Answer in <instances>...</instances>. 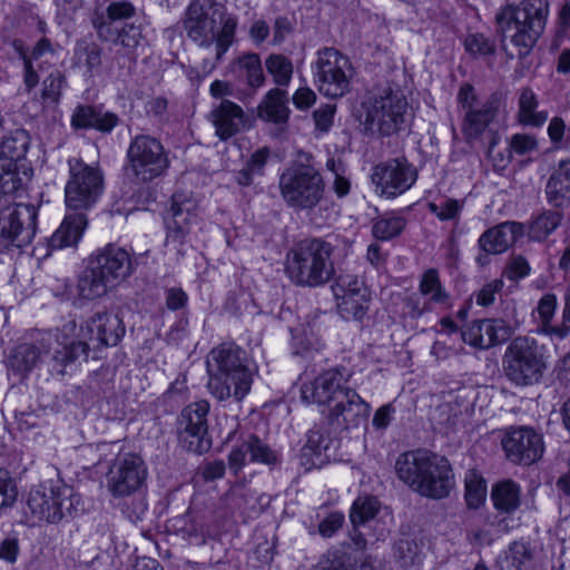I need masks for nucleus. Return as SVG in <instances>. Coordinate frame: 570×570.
Masks as SVG:
<instances>
[{
  "label": "nucleus",
  "instance_id": "nucleus-1",
  "mask_svg": "<svg viewBox=\"0 0 570 570\" xmlns=\"http://www.w3.org/2000/svg\"><path fill=\"white\" fill-rule=\"evenodd\" d=\"M75 330L76 323L69 322L61 330L39 333L32 343L17 345L7 357L8 370L24 375L38 364L46 363L51 374L66 375L86 361L89 353L87 342L70 338Z\"/></svg>",
  "mask_w": 570,
  "mask_h": 570
},
{
  "label": "nucleus",
  "instance_id": "nucleus-2",
  "mask_svg": "<svg viewBox=\"0 0 570 570\" xmlns=\"http://www.w3.org/2000/svg\"><path fill=\"white\" fill-rule=\"evenodd\" d=\"M238 17L216 0H193L185 11L183 29L197 47H214L220 61L236 39Z\"/></svg>",
  "mask_w": 570,
  "mask_h": 570
},
{
  "label": "nucleus",
  "instance_id": "nucleus-3",
  "mask_svg": "<svg viewBox=\"0 0 570 570\" xmlns=\"http://www.w3.org/2000/svg\"><path fill=\"white\" fill-rule=\"evenodd\" d=\"M351 373L345 367H332L313 381L301 385V400L305 404L331 405V416L357 426L371 413V405L346 386Z\"/></svg>",
  "mask_w": 570,
  "mask_h": 570
},
{
  "label": "nucleus",
  "instance_id": "nucleus-4",
  "mask_svg": "<svg viewBox=\"0 0 570 570\" xmlns=\"http://www.w3.org/2000/svg\"><path fill=\"white\" fill-rule=\"evenodd\" d=\"M400 481L422 497L446 498L454 487V473L445 456L426 450L406 451L395 461Z\"/></svg>",
  "mask_w": 570,
  "mask_h": 570
},
{
  "label": "nucleus",
  "instance_id": "nucleus-5",
  "mask_svg": "<svg viewBox=\"0 0 570 570\" xmlns=\"http://www.w3.org/2000/svg\"><path fill=\"white\" fill-rule=\"evenodd\" d=\"M246 353L234 343H223L207 358L209 393L218 401H242L250 391L252 372L245 364Z\"/></svg>",
  "mask_w": 570,
  "mask_h": 570
},
{
  "label": "nucleus",
  "instance_id": "nucleus-6",
  "mask_svg": "<svg viewBox=\"0 0 570 570\" xmlns=\"http://www.w3.org/2000/svg\"><path fill=\"white\" fill-rule=\"evenodd\" d=\"M333 252V245L322 238L301 240L286 255L285 272L288 278L302 287L325 285L335 273Z\"/></svg>",
  "mask_w": 570,
  "mask_h": 570
},
{
  "label": "nucleus",
  "instance_id": "nucleus-7",
  "mask_svg": "<svg viewBox=\"0 0 570 570\" xmlns=\"http://www.w3.org/2000/svg\"><path fill=\"white\" fill-rule=\"evenodd\" d=\"M547 0H523L519 6H507L497 14L502 47L508 33L518 50V56H528L544 30L548 18Z\"/></svg>",
  "mask_w": 570,
  "mask_h": 570
},
{
  "label": "nucleus",
  "instance_id": "nucleus-8",
  "mask_svg": "<svg viewBox=\"0 0 570 570\" xmlns=\"http://www.w3.org/2000/svg\"><path fill=\"white\" fill-rule=\"evenodd\" d=\"M507 379L517 386L537 384L548 368L546 348L528 335L514 337L502 358Z\"/></svg>",
  "mask_w": 570,
  "mask_h": 570
},
{
  "label": "nucleus",
  "instance_id": "nucleus-9",
  "mask_svg": "<svg viewBox=\"0 0 570 570\" xmlns=\"http://www.w3.org/2000/svg\"><path fill=\"white\" fill-rule=\"evenodd\" d=\"M278 188L285 204L296 210H312L325 197V181L313 165L296 163L279 176Z\"/></svg>",
  "mask_w": 570,
  "mask_h": 570
},
{
  "label": "nucleus",
  "instance_id": "nucleus-10",
  "mask_svg": "<svg viewBox=\"0 0 570 570\" xmlns=\"http://www.w3.org/2000/svg\"><path fill=\"white\" fill-rule=\"evenodd\" d=\"M362 108L365 127L390 136L400 131L405 124L407 100L401 90L386 86L371 91Z\"/></svg>",
  "mask_w": 570,
  "mask_h": 570
},
{
  "label": "nucleus",
  "instance_id": "nucleus-11",
  "mask_svg": "<svg viewBox=\"0 0 570 570\" xmlns=\"http://www.w3.org/2000/svg\"><path fill=\"white\" fill-rule=\"evenodd\" d=\"M353 73L348 57L335 48L326 47L317 51L313 78L323 96L331 99L344 97L351 91Z\"/></svg>",
  "mask_w": 570,
  "mask_h": 570
},
{
  "label": "nucleus",
  "instance_id": "nucleus-12",
  "mask_svg": "<svg viewBox=\"0 0 570 570\" xmlns=\"http://www.w3.org/2000/svg\"><path fill=\"white\" fill-rule=\"evenodd\" d=\"M78 503L79 499L72 488L45 482L30 490L26 513L33 522L57 523L66 515H70Z\"/></svg>",
  "mask_w": 570,
  "mask_h": 570
},
{
  "label": "nucleus",
  "instance_id": "nucleus-13",
  "mask_svg": "<svg viewBox=\"0 0 570 570\" xmlns=\"http://www.w3.org/2000/svg\"><path fill=\"white\" fill-rule=\"evenodd\" d=\"M126 159V170L140 183L164 176L170 166L160 140L149 135H137L130 140Z\"/></svg>",
  "mask_w": 570,
  "mask_h": 570
},
{
  "label": "nucleus",
  "instance_id": "nucleus-14",
  "mask_svg": "<svg viewBox=\"0 0 570 570\" xmlns=\"http://www.w3.org/2000/svg\"><path fill=\"white\" fill-rule=\"evenodd\" d=\"M4 205L0 210V252L30 245L37 232L38 208L9 202Z\"/></svg>",
  "mask_w": 570,
  "mask_h": 570
},
{
  "label": "nucleus",
  "instance_id": "nucleus-15",
  "mask_svg": "<svg viewBox=\"0 0 570 570\" xmlns=\"http://www.w3.org/2000/svg\"><path fill=\"white\" fill-rule=\"evenodd\" d=\"M69 178L65 187L66 205L70 209L87 210L92 207L104 190L100 170L81 159H69Z\"/></svg>",
  "mask_w": 570,
  "mask_h": 570
},
{
  "label": "nucleus",
  "instance_id": "nucleus-16",
  "mask_svg": "<svg viewBox=\"0 0 570 570\" xmlns=\"http://www.w3.org/2000/svg\"><path fill=\"white\" fill-rule=\"evenodd\" d=\"M417 178L415 167L406 158H393L373 168L371 179L375 191L386 198H395L409 190Z\"/></svg>",
  "mask_w": 570,
  "mask_h": 570
},
{
  "label": "nucleus",
  "instance_id": "nucleus-17",
  "mask_svg": "<svg viewBox=\"0 0 570 570\" xmlns=\"http://www.w3.org/2000/svg\"><path fill=\"white\" fill-rule=\"evenodd\" d=\"M449 303L450 295L442 286L438 271L430 268L420 279L419 293L403 299L402 314L404 317L419 320L433 312L435 306H448Z\"/></svg>",
  "mask_w": 570,
  "mask_h": 570
},
{
  "label": "nucleus",
  "instance_id": "nucleus-18",
  "mask_svg": "<svg viewBox=\"0 0 570 570\" xmlns=\"http://www.w3.org/2000/svg\"><path fill=\"white\" fill-rule=\"evenodd\" d=\"M147 476L144 461L135 454L118 456L109 468L106 481L114 497H126L136 492Z\"/></svg>",
  "mask_w": 570,
  "mask_h": 570
},
{
  "label": "nucleus",
  "instance_id": "nucleus-19",
  "mask_svg": "<svg viewBox=\"0 0 570 570\" xmlns=\"http://www.w3.org/2000/svg\"><path fill=\"white\" fill-rule=\"evenodd\" d=\"M501 444L508 460L524 465L540 460L544 451L542 435L528 426L510 428Z\"/></svg>",
  "mask_w": 570,
  "mask_h": 570
},
{
  "label": "nucleus",
  "instance_id": "nucleus-20",
  "mask_svg": "<svg viewBox=\"0 0 570 570\" xmlns=\"http://www.w3.org/2000/svg\"><path fill=\"white\" fill-rule=\"evenodd\" d=\"M247 462L275 466L281 462V454L255 434H248L228 454V466L238 474Z\"/></svg>",
  "mask_w": 570,
  "mask_h": 570
},
{
  "label": "nucleus",
  "instance_id": "nucleus-21",
  "mask_svg": "<svg viewBox=\"0 0 570 570\" xmlns=\"http://www.w3.org/2000/svg\"><path fill=\"white\" fill-rule=\"evenodd\" d=\"M164 219L167 243L183 244L191 226L198 222L197 205L184 193H175Z\"/></svg>",
  "mask_w": 570,
  "mask_h": 570
},
{
  "label": "nucleus",
  "instance_id": "nucleus-22",
  "mask_svg": "<svg viewBox=\"0 0 570 570\" xmlns=\"http://www.w3.org/2000/svg\"><path fill=\"white\" fill-rule=\"evenodd\" d=\"M511 334V327L504 321L497 318L473 321L461 330L462 341L479 350L500 344L510 338Z\"/></svg>",
  "mask_w": 570,
  "mask_h": 570
},
{
  "label": "nucleus",
  "instance_id": "nucleus-23",
  "mask_svg": "<svg viewBox=\"0 0 570 570\" xmlns=\"http://www.w3.org/2000/svg\"><path fill=\"white\" fill-rule=\"evenodd\" d=\"M90 261L115 287L134 272L131 255L122 247L108 244L90 257Z\"/></svg>",
  "mask_w": 570,
  "mask_h": 570
},
{
  "label": "nucleus",
  "instance_id": "nucleus-24",
  "mask_svg": "<svg viewBox=\"0 0 570 570\" xmlns=\"http://www.w3.org/2000/svg\"><path fill=\"white\" fill-rule=\"evenodd\" d=\"M208 120L220 140H227L245 129L247 116L244 109L229 99H220L214 104Z\"/></svg>",
  "mask_w": 570,
  "mask_h": 570
},
{
  "label": "nucleus",
  "instance_id": "nucleus-25",
  "mask_svg": "<svg viewBox=\"0 0 570 570\" xmlns=\"http://www.w3.org/2000/svg\"><path fill=\"white\" fill-rule=\"evenodd\" d=\"M83 337L99 345L115 346L125 334L122 321L110 313H96L81 326Z\"/></svg>",
  "mask_w": 570,
  "mask_h": 570
},
{
  "label": "nucleus",
  "instance_id": "nucleus-26",
  "mask_svg": "<svg viewBox=\"0 0 570 570\" xmlns=\"http://www.w3.org/2000/svg\"><path fill=\"white\" fill-rule=\"evenodd\" d=\"M522 223L504 222L487 229L478 240L482 252L502 254L524 235Z\"/></svg>",
  "mask_w": 570,
  "mask_h": 570
},
{
  "label": "nucleus",
  "instance_id": "nucleus-27",
  "mask_svg": "<svg viewBox=\"0 0 570 570\" xmlns=\"http://www.w3.org/2000/svg\"><path fill=\"white\" fill-rule=\"evenodd\" d=\"M118 116L101 108L80 105L71 116V126L77 129H96L110 132L118 125Z\"/></svg>",
  "mask_w": 570,
  "mask_h": 570
},
{
  "label": "nucleus",
  "instance_id": "nucleus-28",
  "mask_svg": "<svg viewBox=\"0 0 570 570\" xmlns=\"http://www.w3.org/2000/svg\"><path fill=\"white\" fill-rule=\"evenodd\" d=\"M546 196L554 207L570 206V158L560 160L551 173L546 185Z\"/></svg>",
  "mask_w": 570,
  "mask_h": 570
},
{
  "label": "nucleus",
  "instance_id": "nucleus-29",
  "mask_svg": "<svg viewBox=\"0 0 570 570\" xmlns=\"http://www.w3.org/2000/svg\"><path fill=\"white\" fill-rule=\"evenodd\" d=\"M497 116V102L487 100L482 105L464 112L462 132L466 140L478 139Z\"/></svg>",
  "mask_w": 570,
  "mask_h": 570
},
{
  "label": "nucleus",
  "instance_id": "nucleus-30",
  "mask_svg": "<svg viewBox=\"0 0 570 570\" xmlns=\"http://www.w3.org/2000/svg\"><path fill=\"white\" fill-rule=\"evenodd\" d=\"M87 227V216L83 213H73L65 217L59 228L49 239L51 249L76 245Z\"/></svg>",
  "mask_w": 570,
  "mask_h": 570
},
{
  "label": "nucleus",
  "instance_id": "nucleus-31",
  "mask_svg": "<svg viewBox=\"0 0 570 570\" xmlns=\"http://www.w3.org/2000/svg\"><path fill=\"white\" fill-rule=\"evenodd\" d=\"M233 72L238 81L254 91L265 83V75L258 53L247 52L239 56L233 61Z\"/></svg>",
  "mask_w": 570,
  "mask_h": 570
},
{
  "label": "nucleus",
  "instance_id": "nucleus-32",
  "mask_svg": "<svg viewBox=\"0 0 570 570\" xmlns=\"http://www.w3.org/2000/svg\"><path fill=\"white\" fill-rule=\"evenodd\" d=\"M287 92L281 88L271 89L258 105V117L274 124L288 120Z\"/></svg>",
  "mask_w": 570,
  "mask_h": 570
},
{
  "label": "nucleus",
  "instance_id": "nucleus-33",
  "mask_svg": "<svg viewBox=\"0 0 570 570\" xmlns=\"http://www.w3.org/2000/svg\"><path fill=\"white\" fill-rule=\"evenodd\" d=\"M538 106L539 101L534 91L529 87L522 88L518 99V121L523 126L542 127L549 115L546 110H538Z\"/></svg>",
  "mask_w": 570,
  "mask_h": 570
},
{
  "label": "nucleus",
  "instance_id": "nucleus-34",
  "mask_svg": "<svg viewBox=\"0 0 570 570\" xmlns=\"http://www.w3.org/2000/svg\"><path fill=\"white\" fill-rule=\"evenodd\" d=\"M491 500L499 512L512 514L521 504V487L512 480L499 481L492 487Z\"/></svg>",
  "mask_w": 570,
  "mask_h": 570
},
{
  "label": "nucleus",
  "instance_id": "nucleus-35",
  "mask_svg": "<svg viewBox=\"0 0 570 570\" xmlns=\"http://www.w3.org/2000/svg\"><path fill=\"white\" fill-rule=\"evenodd\" d=\"M114 286L99 269L89 261L88 267L82 272L78 279V294L85 299H95L104 296Z\"/></svg>",
  "mask_w": 570,
  "mask_h": 570
},
{
  "label": "nucleus",
  "instance_id": "nucleus-36",
  "mask_svg": "<svg viewBox=\"0 0 570 570\" xmlns=\"http://www.w3.org/2000/svg\"><path fill=\"white\" fill-rule=\"evenodd\" d=\"M557 306L558 302L554 294L548 293L540 298L537 306L540 318L539 333L562 341L566 338V328L560 327V324H552Z\"/></svg>",
  "mask_w": 570,
  "mask_h": 570
},
{
  "label": "nucleus",
  "instance_id": "nucleus-37",
  "mask_svg": "<svg viewBox=\"0 0 570 570\" xmlns=\"http://www.w3.org/2000/svg\"><path fill=\"white\" fill-rule=\"evenodd\" d=\"M136 14V8L127 0L115 1L106 9V19H97L94 24L100 38L108 40L111 36V24L117 21L128 20Z\"/></svg>",
  "mask_w": 570,
  "mask_h": 570
},
{
  "label": "nucleus",
  "instance_id": "nucleus-38",
  "mask_svg": "<svg viewBox=\"0 0 570 570\" xmlns=\"http://www.w3.org/2000/svg\"><path fill=\"white\" fill-rule=\"evenodd\" d=\"M268 157L269 150L267 148H261L256 150L249 157L245 166L235 171V181L242 187L252 186L256 178L264 176Z\"/></svg>",
  "mask_w": 570,
  "mask_h": 570
},
{
  "label": "nucleus",
  "instance_id": "nucleus-39",
  "mask_svg": "<svg viewBox=\"0 0 570 570\" xmlns=\"http://www.w3.org/2000/svg\"><path fill=\"white\" fill-rule=\"evenodd\" d=\"M332 444V439L328 434L322 432L320 429H313L307 434V441L303 448V455L311 459L312 466H321L326 460V452Z\"/></svg>",
  "mask_w": 570,
  "mask_h": 570
},
{
  "label": "nucleus",
  "instance_id": "nucleus-40",
  "mask_svg": "<svg viewBox=\"0 0 570 570\" xmlns=\"http://www.w3.org/2000/svg\"><path fill=\"white\" fill-rule=\"evenodd\" d=\"M534 557V549L527 540L510 543L505 551L504 562L507 570H529Z\"/></svg>",
  "mask_w": 570,
  "mask_h": 570
},
{
  "label": "nucleus",
  "instance_id": "nucleus-41",
  "mask_svg": "<svg viewBox=\"0 0 570 570\" xmlns=\"http://www.w3.org/2000/svg\"><path fill=\"white\" fill-rule=\"evenodd\" d=\"M314 570H373V566L365 559L358 561L345 550L335 549L328 552L326 563Z\"/></svg>",
  "mask_w": 570,
  "mask_h": 570
},
{
  "label": "nucleus",
  "instance_id": "nucleus-42",
  "mask_svg": "<svg viewBox=\"0 0 570 570\" xmlns=\"http://www.w3.org/2000/svg\"><path fill=\"white\" fill-rule=\"evenodd\" d=\"M407 220L397 213H387L379 217L372 226V234L379 240L397 237L406 227Z\"/></svg>",
  "mask_w": 570,
  "mask_h": 570
},
{
  "label": "nucleus",
  "instance_id": "nucleus-43",
  "mask_svg": "<svg viewBox=\"0 0 570 570\" xmlns=\"http://www.w3.org/2000/svg\"><path fill=\"white\" fill-rule=\"evenodd\" d=\"M178 440L181 448L195 454H203L212 446L208 438V431L191 429L186 425L177 424Z\"/></svg>",
  "mask_w": 570,
  "mask_h": 570
},
{
  "label": "nucleus",
  "instance_id": "nucleus-44",
  "mask_svg": "<svg viewBox=\"0 0 570 570\" xmlns=\"http://www.w3.org/2000/svg\"><path fill=\"white\" fill-rule=\"evenodd\" d=\"M209 409L210 405L206 400H199L190 403L180 412L177 424L200 431H208L207 416Z\"/></svg>",
  "mask_w": 570,
  "mask_h": 570
},
{
  "label": "nucleus",
  "instance_id": "nucleus-45",
  "mask_svg": "<svg viewBox=\"0 0 570 570\" xmlns=\"http://www.w3.org/2000/svg\"><path fill=\"white\" fill-rule=\"evenodd\" d=\"M267 72L278 87H287L293 77V62L289 58L281 53H272L265 60Z\"/></svg>",
  "mask_w": 570,
  "mask_h": 570
},
{
  "label": "nucleus",
  "instance_id": "nucleus-46",
  "mask_svg": "<svg viewBox=\"0 0 570 570\" xmlns=\"http://www.w3.org/2000/svg\"><path fill=\"white\" fill-rule=\"evenodd\" d=\"M560 213L546 210L532 219L529 226V237L533 240H544L560 225Z\"/></svg>",
  "mask_w": 570,
  "mask_h": 570
},
{
  "label": "nucleus",
  "instance_id": "nucleus-47",
  "mask_svg": "<svg viewBox=\"0 0 570 570\" xmlns=\"http://www.w3.org/2000/svg\"><path fill=\"white\" fill-rule=\"evenodd\" d=\"M370 294L336 299V307L340 316L345 321L361 322L368 311Z\"/></svg>",
  "mask_w": 570,
  "mask_h": 570
},
{
  "label": "nucleus",
  "instance_id": "nucleus-48",
  "mask_svg": "<svg viewBox=\"0 0 570 570\" xmlns=\"http://www.w3.org/2000/svg\"><path fill=\"white\" fill-rule=\"evenodd\" d=\"M380 509V502L375 497H358L352 504L350 520L353 527L360 528L373 520Z\"/></svg>",
  "mask_w": 570,
  "mask_h": 570
},
{
  "label": "nucleus",
  "instance_id": "nucleus-49",
  "mask_svg": "<svg viewBox=\"0 0 570 570\" xmlns=\"http://www.w3.org/2000/svg\"><path fill=\"white\" fill-rule=\"evenodd\" d=\"M67 85V78L63 72L58 69L51 71L42 81V102L46 105H58Z\"/></svg>",
  "mask_w": 570,
  "mask_h": 570
},
{
  "label": "nucleus",
  "instance_id": "nucleus-50",
  "mask_svg": "<svg viewBox=\"0 0 570 570\" xmlns=\"http://www.w3.org/2000/svg\"><path fill=\"white\" fill-rule=\"evenodd\" d=\"M332 292L335 299L356 297V293L360 295L370 294L364 282L351 274L340 275L332 285Z\"/></svg>",
  "mask_w": 570,
  "mask_h": 570
},
{
  "label": "nucleus",
  "instance_id": "nucleus-51",
  "mask_svg": "<svg viewBox=\"0 0 570 570\" xmlns=\"http://www.w3.org/2000/svg\"><path fill=\"white\" fill-rule=\"evenodd\" d=\"M29 136L24 130H16L1 141V153L10 159H19L27 154Z\"/></svg>",
  "mask_w": 570,
  "mask_h": 570
},
{
  "label": "nucleus",
  "instance_id": "nucleus-52",
  "mask_svg": "<svg viewBox=\"0 0 570 570\" xmlns=\"http://www.w3.org/2000/svg\"><path fill=\"white\" fill-rule=\"evenodd\" d=\"M464 207V200H459L454 198H445L440 203H429L428 208L430 213L435 215L440 220H453L455 223L459 222L461 213Z\"/></svg>",
  "mask_w": 570,
  "mask_h": 570
},
{
  "label": "nucleus",
  "instance_id": "nucleus-53",
  "mask_svg": "<svg viewBox=\"0 0 570 570\" xmlns=\"http://www.w3.org/2000/svg\"><path fill=\"white\" fill-rule=\"evenodd\" d=\"M487 485L484 480L475 472L470 471L465 476V500L466 504L472 508H479L484 501Z\"/></svg>",
  "mask_w": 570,
  "mask_h": 570
},
{
  "label": "nucleus",
  "instance_id": "nucleus-54",
  "mask_svg": "<svg viewBox=\"0 0 570 570\" xmlns=\"http://www.w3.org/2000/svg\"><path fill=\"white\" fill-rule=\"evenodd\" d=\"M142 39L141 28L135 23H125L121 29L116 30L114 43L121 46L129 52L135 50Z\"/></svg>",
  "mask_w": 570,
  "mask_h": 570
},
{
  "label": "nucleus",
  "instance_id": "nucleus-55",
  "mask_svg": "<svg viewBox=\"0 0 570 570\" xmlns=\"http://www.w3.org/2000/svg\"><path fill=\"white\" fill-rule=\"evenodd\" d=\"M539 147L535 136L529 134H514L509 140V159L512 154L525 156L537 151Z\"/></svg>",
  "mask_w": 570,
  "mask_h": 570
},
{
  "label": "nucleus",
  "instance_id": "nucleus-56",
  "mask_svg": "<svg viewBox=\"0 0 570 570\" xmlns=\"http://www.w3.org/2000/svg\"><path fill=\"white\" fill-rule=\"evenodd\" d=\"M18 491L9 472L0 469V510L11 507L17 500Z\"/></svg>",
  "mask_w": 570,
  "mask_h": 570
},
{
  "label": "nucleus",
  "instance_id": "nucleus-57",
  "mask_svg": "<svg viewBox=\"0 0 570 570\" xmlns=\"http://www.w3.org/2000/svg\"><path fill=\"white\" fill-rule=\"evenodd\" d=\"M531 273V266L525 257L522 255L512 256L504 269V276L513 282L520 281Z\"/></svg>",
  "mask_w": 570,
  "mask_h": 570
},
{
  "label": "nucleus",
  "instance_id": "nucleus-58",
  "mask_svg": "<svg viewBox=\"0 0 570 570\" xmlns=\"http://www.w3.org/2000/svg\"><path fill=\"white\" fill-rule=\"evenodd\" d=\"M326 167L334 174L333 190L337 197H344L350 193L351 183L343 175L341 165H337L334 159H328Z\"/></svg>",
  "mask_w": 570,
  "mask_h": 570
},
{
  "label": "nucleus",
  "instance_id": "nucleus-59",
  "mask_svg": "<svg viewBox=\"0 0 570 570\" xmlns=\"http://www.w3.org/2000/svg\"><path fill=\"white\" fill-rule=\"evenodd\" d=\"M465 49L472 55H491L494 51L491 41L481 33H473L464 41Z\"/></svg>",
  "mask_w": 570,
  "mask_h": 570
},
{
  "label": "nucleus",
  "instance_id": "nucleus-60",
  "mask_svg": "<svg viewBox=\"0 0 570 570\" xmlns=\"http://www.w3.org/2000/svg\"><path fill=\"white\" fill-rule=\"evenodd\" d=\"M335 111L336 106L331 104H326L317 108L313 112L316 129L322 132H327L333 125Z\"/></svg>",
  "mask_w": 570,
  "mask_h": 570
},
{
  "label": "nucleus",
  "instance_id": "nucleus-61",
  "mask_svg": "<svg viewBox=\"0 0 570 570\" xmlns=\"http://www.w3.org/2000/svg\"><path fill=\"white\" fill-rule=\"evenodd\" d=\"M502 279H493L487 283L476 294L475 301L480 306H489L494 303L495 294L500 293L503 288Z\"/></svg>",
  "mask_w": 570,
  "mask_h": 570
},
{
  "label": "nucleus",
  "instance_id": "nucleus-62",
  "mask_svg": "<svg viewBox=\"0 0 570 570\" xmlns=\"http://www.w3.org/2000/svg\"><path fill=\"white\" fill-rule=\"evenodd\" d=\"M566 121L561 117H552L547 128L550 141L556 148H560L568 132Z\"/></svg>",
  "mask_w": 570,
  "mask_h": 570
},
{
  "label": "nucleus",
  "instance_id": "nucleus-63",
  "mask_svg": "<svg viewBox=\"0 0 570 570\" xmlns=\"http://www.w3.org/2000/svg\"><path fill=\"white\" fill-rule=\"evenodd\" d=\"M20 58L23 63V85L27 92H31L39 83V75L33 67V61L28 55L20 50Z\"/></svg>",
  "mask_w": 570,
  "mask_h": 570
},
{
  "label": "nucleus",
  "instance_id": "nucleus-64",
  "mask_svg": "<svg viewBox=\"0 0 570 570\" xmlns=\"http://www.w3.org/2000/svg\"><path fill=\"white\" fill-rule=\"evenodd\" d=\"M344 523L342 512L330 513L318 525V532L325 538L332 537Z\"/></svg>",
  "mask_w": 570,
  "mask_h": 570
}]
</instances>
